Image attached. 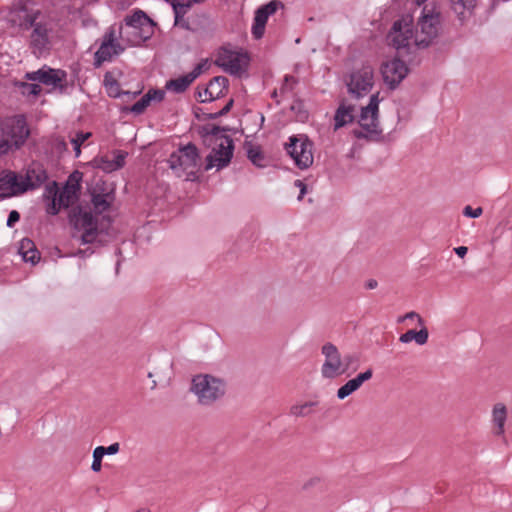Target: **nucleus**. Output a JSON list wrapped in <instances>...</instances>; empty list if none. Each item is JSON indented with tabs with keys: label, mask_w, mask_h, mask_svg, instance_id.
<instances>
[{
	"label": "nucleus",
	"mask_w": 512,
	"mask_h": 512,
	"mask_svg": "<svg viewBox=\"0 0 512 512\" xmlns=\"http://www.w3.org/2000/svg\"><path fill=\"white\" fill-rule=\"evenodd\" d=\"M152 102L144 94L138 101L131 106H124L121 108L122 113H132L134 115H141L150 106Z\"/></svg>",
	"instance_id": "nucleus-31"
},
{
	"label": "nucleus",
	"mask_w": 512,
	"mask_h": 512,
	"mask_svg": "<svg viewBox=\"0 0 512 512\" xmlns=\"http://www.w3.org/2000/svg\"><path fill=\"white\" fill-rule=\"evenodd\" d=\"M374 86V70L370 65H363L349 75L347 90L356 99L369 93Z\"/></svg>",
	"instance_id": "nucleus-7"
},
{
	"label": "nucleus",
	"mask_w": 512,
	"mask_h": 512,
	"mask_svg": "<svg viewBox=\"0 0 512 512\" xmlns=\"http://www.w3.org/2000/svg\"><path fill=\"white\" fill-rule=\"evenodd\" d=\"M313 147L314 143L306 134L291 135L284 144L285 152L292 158L294 165L300 170H305L312 166L314 161Z\"/></svg>",
	"instance_id": "nucleus-4"
},
{
	"label": "nucleus",
	"mask_w": 512,
	"mask_h": 512,
	"mask_svg": "<svg viewBox=\"0 0 512 512\" xmlns=\"http://www.w3.org/2000/svg\"><path fill=\"white\" fill-rule=\"evenodd\" d=\"M199 161V150L192 142L186 145H180L178 151L172 152L168 159L170 169L177 170L178 168H182L184 171H187L189 168H196Z\"/></svg>",
	"instance_id": "nucleus-9"
},
{
	"label": "nucleus",
	"mask_w": 512,
	"mask_h": 512,
	"mask_svg": "<svg viewBox=\"0 0 512 512\" xmlns=\"http://www.w3.org/2000/svg\"><path fill=\"white\" fill-rule=\"evenodd\" d=\"M440 22L441 13L436 11L435 8L428 9L427 6H425L418 25L421 28L422 34L429 36L430 38H436L438 36Z\"/></svg>",
	"instance_id": "nucleus-14"
},
{
	"label": "nucleus",
	"mask_w": 512,
	"mask_h": 512,
	"mask_svg": "<svg viewBox=\"0 0 512 512\" xmlns=\"http://www.w3.org/2000/svg\"><path fill=\"white\" fill-rule=\"evenodd\" d=\"M270 16H268L264 10L260 9L259 7L256 9L255 11V14H254V19L255 21L257 22H261V23H264V24H267V21H268V18Z\"/></svg>",
	"instance_id": "nucleus-63"
},
{
	"label": "nucleus",
	"mask_w": 512,
	"mask_h": 512,
	"mask_svg": "<svg viewBox=\"0 0 512 512\" xmlns=\"http://www.w3.org/2000/svg\"><path fill=\"white\" fill-rule=\"evenodd\" d=\"M20 220V213L17 210H12L8 214L6 225L9 228H13L15 224Z\"/></svg>",
	"instance_id": "nucleus-62"
},
{
	"label": "nucleus",
	"mask_w": 512,
	"mask_h": 512,
	"mask_svg": "<svg viewBox=\"0 0 512 512\" xmlns=\"http://www.w3.org/2000/svg\"><path fill=\"white\" fill-rule=\"evenodd\" d=\"M414 318L417 319V322L420 326L424 325V323H425L424 319L415 311H410V312L406 313L404 316L399 317L397 322L402 323L406 319H414Z\"/></svg>",
	"instance_id": "nucleus-61"
},
{
	"label": "nucleus",
	"mask_w": 512,
	"mask_h": 512,
	"mask_svg": "<svg viewBox=\"0 0 512 512\" xmlns=\"http://www.w3.org/2000/svg\"><path fill=\"white\" fill-rule=\"evenodd\" d=\"M506 417V407L501 403L496 404L493 408V421L497 427L496 435H502L504 433Z\"/></svg>",
	"instance_id": "nucleus-29"
},
{
	"label": "nucleus",
	"mask_w": 512,
	"mask_h": 512,
	"mask_svg": "<svg viewBox=\"0 0 512 512\" xmlns=\"http://www.w3.org/2000/svg\"><path fill=\"white\" fill-rule=\"evenodd\" d=\"M146 97L150 100V102H161L164 100L165 91L158 88H150L146 93Z\"/></svg>",
	"instance_id": "nucleus-47"
},
{
	"label": "nucleus",
	"mask_w": 512,
	"mask_h": 512,
	"mask_svg": "<svg viewBox=\"0 0 512 512\" xmlns=\"http://www.w3.org/2000/svg\"><path fill=\"white\" fill-rule=\"evenodd\" d=\"M190 390L198 397L199 403L210 405L225 394L226 384L209 374H198L192 378Z\"/></svg>",
	"instance_id": "nucleus-3"
},
{
	"label": "nucleus",
	"mask_w": 512,
	"mask_h": 512,
	"mask_svg": "<svg viewBox=\"0 0 512 512\" xmlns=\"http://www.w3.org/2000/svg\"><path fill=\"white\" fill-rule=\"evenodd\" d=\"M47 201H48V203H47V207H46V212L52 216L57 215L60 212L62 207L59 205V203H57L56 199H54V198L49 199Z\"/></svg>",
	"instance_id": "nucleus-58"
},
{
	"label": "nucleus",
	"mask_w": 512,
	"mask_h": 512,
	"mask_svg": "<svg viewBox=\"0 0 512 512\" xmlns=\"http://www.w3.org/2000/svg\"><path fill=\"white\" fill-rule=\"evenodd\" d=\"M57 192H59L58 183L56 181H52L51 183L46 185L43 198L45 200L53 199Z\"/></svg>",
	"instance_id": "nucleus-52"
},
{
	"label": "nucleus",
	"mask_w": 512,
	"mask_h": 512,
	"mask_svg": "<svg viewBox=\"0 0 512 512\" xmlns=\"http://www.w3.org/2000/svg\"><path fill=\"white\" fill-rule=\"evenodd\" d=\"M244 146L246 148L247 158L253 165L259 168L266 166V158L259 145H253L251 142L246 141Z\"/></svg>",
	"instance_id": "nucleus-26"
},
{
	"label": "nucleus",
	"mask_w": 512,
	"mask_h": 512,
	"mask_svg": "<svg viewBox=\"0 0 512 512\" xmlns=\"http://www.w3.org/2000/svg\"><path fill=\"white\" fill-rule=\"evenodd\" d=\"M359 362V356L358 354L356 353H350V354H346L343 359H342V369H343V372L342 374H345L347 373V371L350 369V367L353 365V364H358Z\"/></svg>",
	"instance_id": "nucleus-45"
},
{
	"label": "nucleus",
	"mask_w": 512,
	"mask_h": 512,
	"mask_svg": "<svg viewBox=\"0 0 512 512\" xmlns=\"http://www.w3.org/2000/svg\"><path fill=\"white\" fill-rule=\"evenodd\" d=\"M204 0H187L186 2H179V0H174L171 3V7L173 9V13L176 15L177 20L183 18L187 12L192 8L194 4L203 3Z\"/></svg>",
	"instance_id": "nucleus-30"
},
{
	"label": "nucleus",
	"mask_w": 512,
	"mask_h": 512,
	"mask_svg": "<svg viewBox=\"0 0 512 512\" xmlns=\"http://www.w3.org/2000/svg\"><path fill=\"white\" fill-rule=\"evenodd\" d=\"M294 185L298 187V189L300 190L297 199L301 201L305 194L307 193V186L302 180L299 179L295 180Z\"/></svg>",
	"instance_id": "nucleus-64"
},
{
	"label": "nucleus",
	"mask_w": 512,
	"mask_h": 512,
	"mask_svg": "<svg viewBox=\"0 0 512 512\" xmlns=\"http://www.w3.org/2000/svg\"><path fill=\"white\" fill-rule=\"evenodd\" d=\"M24 78L28 81L52 86L54 89H58L61 94L67 91V73L62 69H54L48 65H43L36 71L26 72Z\"/></svg>",
	"instance_id": "nucleus-5"
},
{
	"label": "nucleus",
	"mask_w": 512,
	"mask_h": 512,
	"mask_svg": "<svg viewBox=\"0 0 512 512\" xmlns=\"http://www.w3.org/2000/svg\"><path fill=\"white\" fill-rule=\"evenodd\" d=\"M19 254L22 256L24 262H29L32 265L37 264L40 260V252L35 243L29 238H23L20 241Z\"/></svg>",
	"instance_id": "nucleus-22"
},
{
	"label": "nucleus",
	"mask_w": 512,
	"mask_h": 512,
	"mask_svg": "<svg viewBox=\"0 0 512 512\" xmlns=\"http://www.w3.org/2000/svg\"><path fill=\"white\" fill-rule=\"evenodd\" d=\"M13 6L16 17L14 22L22 30L31 29L41 15V10L36 7L33 0H16Z\"/></svg>",
	"instance_id": "nucleus-10"
},
{
	"label": "nucleus",
	"mask_w": 512,
	"mask_h": 512,
	"mask_svg": "<svg viewBox=\"0 0 512 512\" xmlns=\"http://www.w3.org/2000/svg\"><path fill=\"white\" fill-rule=\"evenodd\" d=\"M373 376V370L371 368H368L364 372L359 373L356 377L353 379L357 383L359 387L363 385L364 382L370 380Z\"/></svg>",
	"instance_id": "nucleus-55"
},
{
	"label": "nucleus",
	"mask_w": 512,
	"mask_h": 512,
	"mask_svg": "<svg viewBox=\"0 0 512 512\" xmlns=\"http://www.w3.org/2000/svg\"><path fill=\"white\" fill-rule=\"evenodd\" d=\"M391 45L396 49V54L402 57H407L413 47L409 43V36L405 34H398L391 37Z\"/></svg>",
	"instance_id": "nucleus-28"
},
{
	"label": "nucleus",
	"mask_w": 512,
	"mask_h": 512,
	"mask_svg": "<svg viewBox=\"0 0 512 512\" xmlns=\"http://www.w3.org/2000/svg\"><path fill=\"white\" fill-rule=\"evenodd\" d=\"M80 189V183H72L70 181H67L62 190L67 191V194H69V196L75 200L78 198V193L80 192Z\"/></svg>",
	"instance_id": "nucleus-50"
},
{
	"label": "nucleus",
	"mask_w": 512,
	"mask_h": 512,
	"mask_svg": "<svg viewBox=\"0 0 512 512\" xmlns=\"http://www.w3.org/2000/svg\"><path fill=\"white\" fill-rule=\"evenodd\" d=\"M113 57V53L111 48H104L103 45H100L98 50L94 54V62L93 65L95 68H99L106 61H110Z\"/></svg>",
	"instance_id": "nucleus-34"
},
{
	"label": "nucleus",
	"mask_w": 512,
	"mask_h": 512,
	"mask_svg": "<svg viewBox=\"0 0 512 512\" xmlns=\"http://www.w3.org/2000/svg\"><path fill=\"white\" fill-rule=\"evenodd\" d=\"M433 39L434 38H430L429 36H426V35L423 38H419L417 36L416 39H415V49H426V48H428L431 45Z\"/></svg>",
	"instance_id": "nucleus-60"
},
{
	"label": "nucleus",
	"mask_w": 512,
	"mask_h": 512,
	"mask_svg": "<svg viewBox=\"0 0 512 512\" xmlns=\"http://www.w3.org/2000/svg\"><path fill=\"white\" fill-rule=\"evenodd\" d=\"M105 89L107 95L111 98H120L124 96V90L120 88L119 82H109V86Z\"/></svg>",
	"instance_id": "nucleus-46"
},
{
	"label": "nucleus",
	"mask_w": 512,
	"mask_h": 512,
	"mask_svg": "<svg viewBox=\"0 0 512 512\" xmlns=\"http://www.w3.org/2000/svg\"><path fill=\"white\" fill-rule=\"evenodd\" d=\"M250 63L249 54L246 51H239L233 56L229 62H227V67L225 68V72L231 75H241V73L245 72Z\"/></svg>",
	"instance_id": "nucleus-19"
},
{
	"label": "nucleus",
	"mask_w": 512,
	"mask_h": 512,
	"mask_svg": "<svg viewBox=\"0 0 512 512\" xmlns=\"http://www.w3.org/2000/svg\"><path fill=\"white\" fill-rule=\"evenodd\" d=\"M483 209L481 207L472 208L467 205L463 209V215L469 218H478L482 215Z\"/></svg>",
	"instance_id": "nucleus-57"
},
{
	"label": "nucleus",
	"mask_w": 512,
	"mask_h": 512,
	"mask_svg": "<svg viewBox=\"0 0 512 512\" xmlns=\"http://www.w3.org/2000/svg\"><path fill=\"white\" fill-rule=\"evenodd\" d=\"M359 125L362 130L354 129L352 134L357 139H366L368 141H380L382 140V130L378 127L379 120H373L371 118V123H366L365 121H359Z\"/></svg>",
	"instance_id": "nucleus-18"
},
{
	"label": "nucleus",
	"mask_w": 512,
	"mask_h": 512,
	"mask_svg": "<svg viewBox=\"0 0 512 512\" xmlns=\"http://www.w3.org/2000/svg\"><path fill=\"white\" fill-rule=\"evenodd\" d=\"M210 63L208 59H202L191 72L188 73L189 77L194 82L203 72L208 70Z\"/></svg>",
	"instance_id": "nucleus-41"
},
{
	"label": "nucleus",
	"mask_w": 512,
	"mask_h": 512,
	"mask_svg": "<svg viewBox=\"0 0 512 512\" xmlns=\"http://www.w3.org/2000/svg\"><path fill=\"white\" fill-rule=\"evenodd\" d=\"M228 88L229 79L227 77L215 76L209 81L203 92L199 90L195 92V98L200 103L213 102L223 98L227 94Z\"/></svg>",
	"instance_id": "nucleus-12"
},
{
	"label": "nucleus",
	"mask_w": 512,
	"mask_h": 512,
	"mask_svg": "<svg viewBox=\"0 0 512 512\" xmlns=\"http://www.w3.org/2000/svg\"><path fill=\"white\" fill-rule=\"evenodd\" d=\"M23 187H28L27 192L35 190L44 184L48 179L47 171L41 165L29 166L25 175H21Z\"/></svg>",
	"instance_id": "nucleus-16"
},
{
	"label": "nucleus",
	"mask_w": 512,
	"mask_h": 512,
	"mask_svg": "<svg viewBox=\"0 0 512 512\" xmlns=\"http://www.w3.org/2000/svg\"><path fill=\"white\" fill-rule=\"evenodd\" d=\"M354 109V105H345L344 102L339 105L334 114V131L354 122Z\"/></svg>",
	"instance_id": "nucleus-21"
},
{
	"label": "nucleus",
	"mask_w": 512,
	"mask_h": 512,
	"mask_svg": "<svg viewBox=\"0 0 512 512\" xmlns=\"http://www.w3.org/2000/svg\"><path fill=\"white\" fill-rule=\"evenodd\" d=\"M193 83L192 79L188 74L179 76L178 78H172L165 84V89L177 94L184 93L188 87Z\"/></svg>",
	"instance_id": "nucleus-27"
},
{
	"label": "nucleus",
	"mask_w": 512,
	"mask_h": 512,
	"mask_svg": "<svg viewBox=\"0 0 512 512\" xmlns=\"http://www.w3.org/2000/svg\"><path fill=\"white\" fill-rule=\"evenodd\" d=\"M144 23H152V19L142 10H136L124 18L126 29L136 30Z\"/></svg>",
	"instance_id": "nucleus-25"
},
{
	"label": "nucleus",
	"mask_w": 512,
	"mask_h": 512,
	"mask_svg": "<svg viewBox=\"0 0 512 512\" xmlns=\"http://www.w3.org/2000/svg\"><path fill=\"white\" fill-rule=\"evenodd\" d=\"M321 353L325 356V361L321 367L322 377L334 379L342 375V358L338 348L333 343L327 342L322 346Z\"/></svg>",
	"instance_id": "nucleus-11"
},
{
	"label": "nucleus",
	"mask_w": 512,
	"mask_h": 512,
	"mask_svg": "<svg viewBox=\"0 0 512 512\" xmlns=\"http://www.w3.org/2000/svg\"><path fill=\"white\" fill-rule=\"evenodd\" d=\"M395 33L396 35L400 34H409L412 33V29L410 28L409 24L404 23L403 20H396L391 28V32L389 34V37H391V34Z\"/></svg>",
	"instance_id": "nucleus-42"
},
{
	"label": "nucleus",
	"mask_w": 512,
	"mask_h": 512,
	"mask_svg": "<svg viewBox=\"0 0 512 512\" xmlns=\"http://www.w3.org/2000/svg\"><path fill=\"white\" fill-rule=\"evenodd\" d=\"M265 27H266V24L253 20L251 33L256 40L261 39L263 37L264 32H265Z\"/></svg>",
	"instance_id": "nucleus-53"
},
{
	"label": "nucleus",
	"mask_w": 512,
	"mask_h": 512,
	"mask_svg": "<svg viewBox=\"0 0 512 512\" xmlns=\"http://www.w3.org/2000/svg\"><path fill=\"white\" fill-rule=\"evenodd\" d=\"M103 454L100 451V448L96 447L93 451V462L91 465V469L94 472H99L102 468V459Z\"/></svg>",
	"instance_id": "nucleus-51"
},
{
	"label": "nucleus",
	"mask_w": 512,
	"mask_h": 512,
	"mask_svg": "<svg viewBox=\"0 0 512 512\" xmlns=\"http://www.w3.org/2000/svg\"><path fill=\"white\" fill-rule=\"evenodd\" d=\"M259 8L264 10L268 16H271L275 14L279 8H284V4L280 0H271L266 4L261 5Z\"/></svg>",
	"instance_id": "nucleus-43"
},
{
	"label": "nucleus",
	"mask_w": 512,
	"mask_h": 512,
	"mask_svg": "<svg viewBox=\"0 0 512 512\" xmlns=\"http://www.w3.org/2000/svg\"><path fill=\"white\" fill-rule=\"evenodd\" d=\"M419 331L414 329L408 330L399 337L401 343H409L414 340L418 345H425L429 338L428 329L423 325Z\"/></svg>",
	"instance_id": "nucleus-24"
},
{
	"label": "nucleus",
	"mask_w": 512,
	"mask_h": 512,
	"mask_svg": "<svg viewBox=\"0 0 512 512\" xmlns=\"http://www.w3.org/2000/svg\"><path fill=\"white\" fill-rule=\"evenodd\" d=\"M71 220L75 229L83 231L81 235L82 244H97L98 246L105 244L106 240L102 236L108 235L107 228L99 225L97 216L91 211L79 207Z\"/></svg>",
	"instance_id": "nucleus-2"
},
{
	"label": "nucleus",
	"mask_w": 512,
	"mask_h": 512,
	"mask_svg": "<svg viewBox=\"0 0 512 512\" xmlns=\"http://www.w3.org/2000/svg\"><path fill=\"white\" fill-rule=\"evenodd\" d=\"M221 138L225 140L226 145L220 143L217 148L212 149L205 159L204 171H209L213 167L222 170L230 164L235 148L234 141L229 135H223Z\"/></svg>",
	"instance_id": "nucleus-8"
},
{
	"label": "nucleus",
	"mask_w": 512,
	"mask_h": 512,
	"mask_svg": "<svg viewBox=\"0 0 512 512\" xmlns=\"http://www.w3.org/2000/svg\"><path fill=\"white\" fill-rule=\"evenodd\" d=\"M360 387L357 385L355 380L352 378L348 380L344 385H342L337 390V398L339 400H343L357 391Z\"/></svg>",
	"instance_id": "nucleus-35"
},
{
	"label": "nucleus",
	"mask_w": 512,
	"mask_h": 512,
	"mask_svg": "<svg viewBox=\"0 0 512 512\" xmlns=\"http://www.w3.org/2000/svg\"><path fill=\"white\" fill-rule=\"evenodd\" d=\"M114 200V196L112 193H92L91 202L93 204L94 212L96 214H101L104 211H107L112 202Z\"/></svg>",
	"instance_id": "nucleus-23"
},
{
	"label": "nucleus",
	"mask_w": 512,
	"mask_h": 512,
	"mask_svg": "<svg viewBox=\"0 0 512 512\" xmlns=\"http://www.w3.org/2000/svg\"><path fill=\"white\" fill-rule=\"evenodd\" d=\"M100 448L101 453L103 456L105 455H114L119 452L120 444L118 442L112 443L111 445L105 447V446H98Z\"/></svg>",
	"instance_id": "nucleus-59"
},
{
	"label": "nucleus",
	"mask_w": 512,
	"mask_h": 512,
	"mask_svg": "<svg viewBox=\"0 0 512 512\" xmlns=\"http://www.w3.org/2000/svg\"><path fill=\"white\" fill-rule=\"evenodd\" d=\"M233 105H234V99L231 98L227 101V103L225 104V106L223 108H220V110L218 112L204 114V116H205L204 119L216 120L222 116H225L231 111V109L233 108Z\"/></svg>",
	"instance_id": "nucleus-40"
},
{
	"label": "nucleus",
	"mask_w": 512,
	"mask_h": 512,
	"mask_svg": "<svg viewBox=\"0 0 512 512\" xmlns=\"http://www.w3.org/2000/svg\"><path fill=\"white\" fill-rule=\"evenodd\" d=\"M21 174L11 171H0V198L5 199L13 196H19L27 192L28 187H23L21 183Z\"/></svg>",
	"instance_id": "nucleus-13"
},
{
	"label": "nucleus",
	"mask_w": 512,
	"mask_h": 512,
	"mask_svg": "<svg viewBox=\"0 0 512 512\" xmlns=\"http://www.w3.org/2000/svg\"><path fill=\"white\" fill-rule=\"evenodd\" d=\"M96 167L101 169L105 173H111L117 171L116 167H114V163L112 159H109L108 156H102L99 159H95Z\"/></svg>",
	"instance_id": "nucleus-39"
},
{
	"label": "nucleus",
	"mask_w": 512,
	"mask_h": 512,
	"mask_svg": "<svg viewBox=\"0 0 512 512\" xmlns=\"http://www.w3.org/2000/svg\"><path fill=\"white\" fill-rule=\"evenodd\" d=\"M156 23L152 20V23H144L142 26L131 32L124 31L120 28V37L125 40L130 46H140L143 42L149 40L153 33V27Z\"/></svg>",
	"instance_id": "nucleus-15"
},
{
	"label": "nucleus",
	"mask_w": 512,
	"mask_h": 512,
	"mask_svg": "<svg viewBox=\"0 0 512 512\" xmlns=\"http://www.w3.org/2000/svg\"><path fill=\"white\" fill-rule=\"evenodd\" d=\"M379 95V92L372 94L367 105V110H370V118H372L374 121L379 118V103L381 101Z\"/></svg>",
	"instance_id": "nucleus-38"
},
{
	"label": "nucleus",
	"mask_w": 512,
	"mask_h": 512,
	"mask_svg": "<svg viewBox=\"0 0 512 512\" xmlns=\"http://www.w3.org/2000/svg\"><path fill=\"white\" fill-rule=\"evenodd\" d=\"M290 110L294 112L300 121H305L308 119V111L305 109L304 101L301 99H296L293 101L290 106Z\"/></svg>",
	"instance_id": "nucleus-37"
},
{
	"label": "nucleus",
	"mask_w": 512,
	"mask_h": 512,
	"mask_svg": "<svg viewBox=\"0 0 512 512\" xmlns=\"http://www.w3.org/2000/svg\"><path fill=\"white\" fill-rule=\"evenodd\" d=\"M477 0H450V7L463 24L473 14Z\"/></svg>",
	"instance_id": "nucleus-20"
},
{
	"label": "nucleus",
	"mask_w": 512,
	"mask_h": 512,
	"mask_svg": "<svg viewBox=\"0 0 512 512\" xmlns=\"http://www.w3.org/2000/svg\"><path fill=\"white\" fill-rule=\"evenodd\" d=\"M33 30L30 35V47L39 53L48 49L49 41V28L44 22H36L32 26Z\"/></svg>",
	"instance_id": "nucleus-17"
},
{
	"label": "nucleus",
	"mask_w": 512,
	"mask_h": 512,
	"mask_svg": "<svg viewBox=\"0 0 512 512\" xmlns=\"http://www.w3.org/2000/svg\"><path fill=\"white\" fill-rule=\"evenodd\" d=\"M14 86L17 87L24 96L38 97L42 92L41 86L37 83L16 81Z\"/></svg>",
	"instance_id": "nucleus-33"
},
{
	"label": "nucleus",
	"mask_w": 512,
	"mask_h": 512,
	"mask_svg": "<svg viewBox=\"0 0 512 512\" xmlns=\"http://www.w3.org/2000/svg\"><path fill=\"white\" fill-rule=\"evenodd\" d=\"M54 199H56L57 203L63 208L69 207L70 203L74 201L69 194H67V191H63L59 189V192L56 193Z\"/></svg>",
	"instance_id": "nucleus-48"
},
{
	"label": "nucleus",
	"mask_w": 512,
	"mask_h": 512,
	"mask_svg": "<svg viewBox=\"0 0 512 512\" xmlns=\"http://www.w3.org/2000/svg\"><path fill=\"white\" fill-rule=\"evenodd\" d=\"M115 41H116L115 31L112 27H110L108 29V31L105 32L101 45H103V49L110 48V46H112V44Z\"/></svg>",
	"instance_id": "nucleus-54"
},
{
	"label": "nucleus",
	"mask_w": 512,
	"mask_h": 512,
	"mask_svg": "<svg viewBox=\"0 0 512 512\" xmlns=\"http://www.w3.org/2000/svg\"><path fill=\"white\" fill-rule=\"evenodd\" d=\"M317 405V402L309 401L302 405H294L291 407L290 413L294 416L304 417L311 414V408Z\"/></svg>",
	"instance_id": "nucleus-36"
},
{
	"label": "nucleus",
	"mask_w": 512,
	"mask_h": 512,
	"mask_svg": "<svg viewBox=\"0 0 512 512\" xmlns=\"http://www.w3.org/2000/svg\"><path fill=\"white\" fill-rule=\"evenodd\" d=\"M29 136L30 129L24 115L17 114L1 120L0 157L21 149Z\"/></svg>",
	"instance_id": "nucleus-1"
},
{
	"label": "nucleus",
	"mask_w": 512,
	"mask_h": 512,
	"mask_svg": "<svg viewBox=\"0 0 512 512\" xmlns=\"http://www.w3.org/2000/svg\"><path fill=\"white\" fill-rule=\"evenodd\" d=\"M114 154L115 156L112 159L114 167H116L117 170H120L125 166V159L128 156V153L123 150H115Z\"/></svg>",
	"instance_id": "nucleus-49"
},
{
	"label": "nucleus",
	"mask_w": 512,
	"mask_h": 512,
	"mask_svg": "<svg viewBox=\"0 0 512 512\" xmlns=\"http://www.w3.org/2000/svg\"><path fill=\"white\" fill-rule=\"evenodd\" d=\"M90 132L79 131L76 133L75 137L72 138L71 143L73 146H81L87 139L91 137Z\"/></svg>",
	"instance_id": "nucleus-56"
},
{
	"label": "nucleus",
	"mask_w": 512,
	"mask_h": 512,
	"mask_svg": "<svg viewBox=\"0 0 512 512\" xmlns=\"http://www.w3.org/2000/svg\"><path fill=\"white\" fill-rule=\"evenodd\" d=\"M202 131L206 133V135H209L212 138H215L216 140L218 138H221L224 134H222V126L219 125H204L200 127Z\"/></svg>",
	"instance_id": "nucleus-44"
},
{
	"label": "nucleus",
	"mask_w": 512,
	"mask_h": 512,
	"mask_svg": "<svg viewBox=\"0 0 512 512\" xmlns=\"http://www.w3.org/2000/svg\"><path fill=\"white\" fill-rule=\"evenodd\" d=\"M235 54L236 51H233L226 46H221L216 53L214 64L225 70V68L228 66L227 62H229V60H231Z\"/></svg>",
	"instance_id": "nucleus-32"
},
{
	"label": "nucleus",
	"mask_w": 512,
	"mask_h": 512,
	"mask_svg": "<svg viewBox=\"0 0 512 512\" xmlns=\"http://www.w3.org/2000/svg\"><path fill=\"white\" fill-rule=\"evenodd\" d=\"M403 58L402 56L395 55L390 60L384 61L381 64L380 72L383 82L391 91L396 90L409 73V68Z\"/></svg>",
	"instance_id": "nucleus-6"
}]
</instances>
